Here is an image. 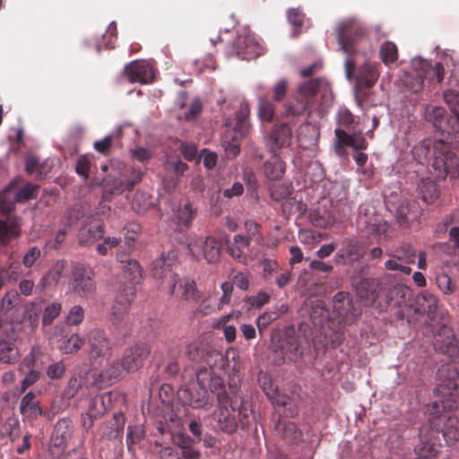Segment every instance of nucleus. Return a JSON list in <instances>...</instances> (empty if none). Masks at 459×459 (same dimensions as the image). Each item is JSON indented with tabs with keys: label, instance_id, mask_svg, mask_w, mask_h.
I'll return each instance as SVG.
<instances>
[{
	"label": "nucleus",
	"instance_id": "1",
	"mask_svg": "<svg viewBox=\"0 0 459 459\" xmlns=\"http://www.w3.org/2000/svg\"><path fill=\"white\" fill-rule=\"evenodd\" d=\"M38 186L27 184L19 187L15 181L11 182L0 193V244H7L20 236L21 219L10 215L16 203H24L36 196Z\"/></svg>",
	"mask_w": 459,
	"mask_h": 459
},
{
	"label": "nucleus",
	"instance_id": "2",
	"mask_svg": "<svg viewBox=\"0 0 459 459\" xmlns=\"http://www.w3.org/2000/svg\"><path fill=\"white\" fill-rule=\"evenodd\" d=\"M198 380L202 385L210 384V392L216 397V406L211 414L215 423L213 429L227 435H233L238 430L236 408L232 405L231 397L222 377L212 378L207 372H201Z\"/></svg>",
	"mask_w": 459,
	"mask_h": 459
},
{
	"label": "nucleus",
	"instance_id": "3",
	"mask_svg": "<svg viewBox=\"0 0 459 459\" xmlns=\"http://www.w3.org/2000/svg\"><path fill=\"white\" fill-rule=\"evenodd\" d=\"M456 409L455 401H435L427 408L429 415V426L420 429L431 441L437 444L439 433H442L444 440L448 446L455 445L459 441V420L450 415Z\"/></svg>",
	"mask_w": 459,
	"mask_h": 459
},
{
	"label": "nucleus",
	"instance_id": "4",
	"mask_svg": "<svg viewBox=\"0 0 459 459\" xmlns=\"http://www.w3.org/2000/svg\"><path fill=\"white\" fill-rule=\"evenodd\" d=\"M153 436L157 437L169 435L178 448L164 446L161 441L156 439L153 442L152 453L160 459H200L201 453L195 446L199 442L185 433L172 435L166 424L160 422Z\"/></svg>",
	"mask_w": 459,
	"mask_h": 459
},
{
	"label": "nucleus",
	"instance_id": "5",
	"mask_svg": "<svg viewBox=\"0 0 459 459\" xmlns=\"http://www.w3.org/2000/svg\"><path fill=\"white\" fill-rule=\"evenodd\" d=\"M418 154H422L431 161L437 172H452L459 168V157L451 151V147L440 139H427L416 148Z\"/></svg>",
	"mask_w": 459,
	"mask_h": 459
},
{
	"label": "nucleus",
	"instance_id": "6",
	"mask_svg": "<svg viewBox=\"0 0 459 459\" xmlns=\"http://www.w3.org/2000/svg\"><path fill=\"white\" fill-rule=\"evenodd\" d=\"M201 372H207L212 378L221 377L214 374L212 369H207L205 367H201L196 371V381L199 388L195 387H183L179 390L178 395L184 403H187L194 409L210 410L213 405L212 398L210 397L208 390L210 391V382L202 385L198 380V376Z\"/></svg>",
	"mask_w": 459,
	"mask_h": 459
},
{
	"label": "nucleus",
	"instance_id": "7",
	"mask_svg": "<svg viewBox=\"0 0 459 459\" xmlns=\"http://www.w3.org/2000/svg\"><path fill=\"white\" fill-rule=\"evenodd\" d=\"M337 41L340 48L346 55H351L359 50L364 38L363 28L352 19L339 23L336 29Z\"/></svg>",
	"mask_w": 459,
	"mask_h": 459
},
{
	"label": "nucleus",
	"instance_id": "8",
	"mask_svg": "<svg viewBox=\"0 0 459 459\" xmlns=\"http://www.w3.org/2000/svg\"><path fill=\"white\" fill-rule=\"evenodd\" d=\"M412 66L421 74H418L414 76L404 74L403 82L405 87L411 92L417 93L423 89V76L429 81L437 79V82H441L443 77L441 75V70L443 66L441 64H436L435 67H431L427 60L420 57L413 58L411 60Z\"/></svg>",
	"mask_w": 459,
	"mask_h": 459
},
{
	"label": "nucleus",
	"instance_id": "9",
	"mask_svg": "<svg viewBox=\"0 0 459 459\" xmlns=\"http://www.w3.org/2000/svg\"><path fill=\"white\" fill-rule=\"evenodd\" d=\"M136 298V289L133 285H121L112 306L111 321L119 328L126 327L132 303Z\"/></svg>",
	"mask_w": 459,
	"mask_h": 459
},
{
	"label": "nucleus",
	"instance_id": "10",
	"mask_svg": "<svg viewBox=\"0 0 459 459\" xmlns=\"http://www.w3.org/2000/svg\"><path fill=\"white\" fill-rule=\"evenodd\" d=\"M187 248L191 255L197 261L204 259L208 264H216L221 259V245L212 236L191 240Z\"/></svg>",
	"mask_w": 459,
	"mask_h": 459
},
{
	"label": "nucleus",
	"instance_id": "11",
	"mask_svg": "<svg viewBox=\"0 0 459 459\" xmlns=\"http://www.w3.org/2000/svg\"><path fill=\"white\" fill-rule=\"evenodd\" d=\"M365 253V247L356 238H349L342 241V247L335 255V261L337 264H349L354 267V273L351 275L353 277L363 270L360 260Z\"/></svg>",
	"mask_w": 459,
	"mask_h": 459
},
{
	"label": "nucleus",
	"instance_id": "12",
	"mask_svg": "<svg viewBox=\"0 0 459 459\" xmlns=\"http://www.w3.org/2000/svg\"><path fill=\"white\" fill-rule=\"evenodd\" d=\"M95 273L91 268L76 264L72 270L71 287L81 298H91L96 292Z\"/></svg>",
	"mask_w": 459,
	"mask_h": 459
},
{
	"label": "nucleus",
	"instance_id": "13",
	"mask_svg": "<svg viewBox=\"0 0 459 459\" xmlns=\"http://www.w3.org/2000/svg\"><path fill=\"white\" fill-rule=\"evenodd\" d=\"M140 180L139 174L134 179L129 178L127 174H107L102 179L103 199L107 201L126 190L131 191Z\"/></svg>",
	"mask_w": 459,
	"mask_h": 459
},
{
	"label": "nucleus",
	"instance_id": "14",
	"mask_svg": "<svg viewBox=\"0 0 459 459\" xmlns=\"http://www.w3.org/2000/svg\"><path fill=\"white\" fill-rule=\"evenodd\" d=\"M105 226L101 219L86 216L81 222L77 234V242L81 247H90L97 240L103 238Z\"/></svg>",
	"mask_w": 459,
	"mask_h": 459
},
{
	"label": "nucleus",
	"instance_id": "15",
	"mask_svg": "<svg viewBox=\"0 0 459 459\" xmlns=\"http://www.w3.org/2000/svg\"><path fill=\"white\" fill-rule=\"evenodd\" d=\"M440 383L436 391L441 396L438 401H455L457 405L459 398V372L455 368L439 369Z\"/></svg>",
	"mask_w": 459,
	"mask_h": 459
},
{
	"label": "nucleus",
	"instance_id": "16",
	"mask_svg": "<svg viewBox=\"0 0 459 459\" xmlns=\"http://www.w3.org/2000/svg\"><path fill=\"white\" fill-rule=\"evenodd\" d=\"M333 311L346 325L353 324L359 316L351 294L346 291H339L333 297Z\"/></svg>",
	"mask_w": 459,
	"mask_h": 459
},
{
	"label": "nucleus",
	"instance_id": "17",
	"mask_svg": "<svg viewBox=\"0 0 459 459\" xmlns=\"http://www.w3.org/2000/svg\"><path fill=\"white\" fill-rule=\"evenodd\" d=\"M151 353V347L148 343H136L125 350L122 361L123 367L127 372L136 371L141 368Z\"/></svg>",
	"mask_w": 459,
	"mask_h": 459
},
{
	"label": "nucleus",
	"instance_id": "18",
	"mask_svg": "<svg viewBox=\"0 0 459 459\" xmlns=\"http://www.w3.org/2000/svg\"><path fill=\"white\" fill-rule=\"evenodd\" d=\"M89 356L91 359L106 358L110 352V341L106 333L99 328L91 330L88 335Z\"/></svg>",
	"mask_w": 459,
	"mask_h": 459
},
{
	"label": "nucleus",
	"instance_id": "19",
	"mask_svg": "<svg viewBox=\"0 0 459 459\" xmlns=\"http://www.w3.org/2000/svg\"><path fill=\"white\" fill-rule=\"evenodd\" d=\"M351 147L355 151L365 149L367 142L361 134H348L342 129H335L334 149L338 155H343L344 148Z\"/></svg>",
	"mask_w": 459,
	"mask_h": 459
},
{
	"label": "nucleus",
	"instance_id": "20",
	"mask_svg": "<svg viewBox=\"0 0 459 459\" xmlns=\"http://www.w3.org/2000/svg\"><path fill=\"white\" fill-rule=\"evenodd\" d=\"M125 74L131 82L149 83L154 77V71L146 61H134L125 67Z\"/></svg>",
	"mask_w": 459,
	"mask_h": 459
},
{
	"label": "nucleus",
	"instance_id": "21",
	"mask_svg": "<svg viewBox=\"0 0 459 459\" xmlns=\"http://www.w3.org/2000/svg\"><path fill=\"white\" fill-rule=\"evenodd\" d=\"M178 261V253L174 249L162 252L158 258L150 264V273L153 278L162 279L171 272L173 265Z\"/></svg>",
	"mask_w": 459,
	"mask_h": 459
},
{
	"label": "nucleus",
	"instance_id": "22",
	"mask_svg": "<svg viewBox=\"0 0 459 459\" xmlns=\"http://www.w3.org/2000/svg\"><path fill=\"white\" fill-rule=\"evenodd\" d=\"M396 219L401 226L408 227L421 216L422 209L415 201L403 199L395 207Z\"/></svg>",
	"mask_w": 459,
	"mask_h": 459
},
{
	"label": "nucleus",
	"instance_id": "23",
	"mask_svg": "<svg viewBox=\"0 0 459 459\" xmlns=\"http://www.w3.org/2000/svg\"><path fill=\"white\" fill-rule=\"evenodd\" d=\"M237 55L242 59H252L261 56L264 49L257 39L249 32L244 36H238L237 39Z\"/></svg>",
	"mask_w": 459,
	"mask_h": 459
},
{
	"label": "nucleus",
	"instance_id": "24",
	"mask_svg": "<svg viewBox=\"0 0 459 459\" xmlns=\"http://www.w3.org/2000/svg\"><path fill=\"white\" fill-rule=\"evenodd\" d=\"M279 348L281 356L277 359V364L284 363L286 359L295 361L302 355L299 337L293 333H287L281 340Z\"/></svg>",
	"mask_w": 459,
	"mask_h": 459
},
{
	"label": "nucleus",
	"instance_id": "25",
	"mask_svg": "<svg viewBox=\"0 0 459 459\" xmlns=\"http://www.w3.org/2000/svg\"><path fill=\"white\" fill-rule=\"evenodd\" d=\"M73 436V422L69 418H63L55 424L50 442L54 447L65 449Z\"/></svg>",
	"mask_w": 459,
	"mask_h": 459
},
{
	"label": "nucleus",
	"instance_id": "26",
	"mask_svg": "<svg viewBox=\"0 0 459 459\" xmlns=\"http://www.w3.org/2000/svg\"><path fill=\"white\" fill-rule=\"evenodd\" d=\"M117 259L124 264L122 268L125 277L130 281L128 285L135 287V284L140 283L143 280V269L139 262L135 259L127 258V255L121 250L117 251Z\"/></svg>",
	"mask_w": 459,
	"mask_h": 459
},
{
	"label": "nucleus",
	"instance_id": "27",
	"mask_svg": "<svg viewBox=\"0 0 459 459\" xmlns=\"http://www.w3.org/2000/svg\"><path fill=\"white\" fill-rule=\"evenodd\" d=\"M368 209L365 205L359 206V212L358 216V224L359 227L363 228L368 234L370 235H382L387 231V224L383 221V220L374 217L369 218L368 216Z\"/></svg>",
	"mask_w": 459,
	"mask_h": 459
},
{
	"label": "nucleus",
	"instance_id": "28",
	"mask_svg": "<svg viewBox=\"0 0 459 459\" xmlns=\"http://www.w3.org/2000/svg\"><path fill=\"white\" fill-rule=\"evenodd\" d=\"M186 356L192 361H202L204 360L205 363L210 367L209 369H212V357L215 358L214 361H217L218 359L222 360L223 357L221 352L212 351H205L202 349L201 343L198 342H193L189 343L186 347L185 351Z\"/></svg>",
	"mask_w": 459,
	"mask_h": 459
},
{
	"label": "nucleus",
	"instance_id": "29",
	"mask_svg": "<svg viewBox=\"0 0 459 459\" xmlns=\"http://www.w3.org/2000/svg\"><path fill=\"white\" fill-rule=\"evenodd\" d=\"M317 88L318 82L316 81H309L301 84L298 93V101L299 102V106L289 107L287 108V114L293 116L301 114L306 109L308 100L315 96Z\"/></svg>",
	"mask_w": 459,
	"mask_h": 459
},
{
	"label": "nucleus",
	"instance_id": "30",
	"mask_svg": "<svg viewBox=\"0 0 459 459\" xmlns=\"http://www.w3.org/2000/svg\"><path fill=\"white\" fill-rule=\"evenodd\" d=\"M20 353L15 345V339L13 334H0V361L7 364H13L18 361Z\"/></svg>",
	"mask_w": 459,
	"mask_h": 459
},
{
	"label": "nucleus",
	"instance_id": "31",
	"mask_svg": "<svg viewBox=\"0 0 459 459\" xmlns=\"http://www.w3.org/2000/svg\"><path fill=\"white\" fill-rule=\"evenodd\" d=\"M249 238L241 234H237L233 237L232 241H227L228 253L238 263L246 264L247 262V255L245 250L249 247Z\"/></svg>",
	"mask_w": 459,
	"mask_h": 459
},
{
	"label": "nucleus",
	"instance_id": "32",
	"mask_svg": "<svg viewBox=\"0 0 459 459\" xmlns=\"http://www.w3.org/2000/svg\"><path fill=\"white\" fill-rule=\"evenodd\" d=\"M292 135L291 128L288 125L276 127L270 135L265 138V143L272 152L289 145Z\"/></svg>",
	"mask_w": 459,
	"mask_h": 459
},
{
	"label": "nucleus",
	"instance_id": "33",
	"mask_svg": "<svg viewBox=\"0 0 459 459\" xmlns=\"http://www.w3.org/2000/svg\"><path fill=\"white\" fill-rule=\"evenodd\" d=\"M356 293L365 305L372 304L378 293L379 284L375 279L364 278L356 283Z\"/></svg>",
	"mask_w": 459,
	"mask_h": 459
},
{
	"label": "nucleus",
	"instance_id": "34",
	"mask_svg": "<svg viewBox=\"0 0 459 459\" xmlns=\"http://www.w3.org/2000/svg\"><path fill=\"white\" fill-rule=\"evenodd\" d=\"M124 371H126V368L123 367V361L121 360V363L115 361L100 373L92 371L90 374L93 379L91 385H99L103 383L117 381L122 377Z\"/></svg>",
	"mask_w": 459,
	"mask_h": 459
},
{
	"label": "nucleus",
	"instance_id": "35",
	"mask_svg": "<svg viewBox=\"0 0 459 459\" xmlns=\"http://www.w3.org/2000/svg\"><path fill=\"white\" fill-rule=\"evenodd\" d=\"M440 445L431 441L423 431L420 432V442L414 447V459H434L438 455Z\"/></svg>",
	"mask_w": 459,
	"mask_h": 459
},
{
	"label": "nucleus",
	"instance_id": "36",
	"mask_svg": "<svg viewBox=\"0 0 459 459\" xmlns=\"http://www.w3.org/2000/svg\"><path fill=\"white\" fill-rule=\"evenodd\" d=\"M112 406V394L107 392L94 396L90 403L88 415L98 419L108 411Z\"/></svg>",
	"mask_w": 459,
	"mask_h": 459
},
{
	"label": "nucleus",
	"instance_id": "37",
	"mask_svg": "<svg viewBox=\"0 0 459 459\" xmlns=\"http://www.w3.org/2000/svg\"><path fill=\"white\" fill-rule=\"evenodd\" d=\"M20 412L30 420L37 419L39 415H43V411L39 406V402L36 400L34 393L29 392L22 398Z\"/></svg>",
	"mask_w": 459,
	"mask_h": 459
},
{
	"label": "nucleus",
	"instance_id": "38",
	"mask_svg": "<svg viewBox=\"0 0 459 459\" xmlns=\"http://www.w3.org/2000/svg\"><path fill=\"white\" fill-rule=\"evenodd\" d=\"M125 423L126 418L123 413H114L103 431V437L108 440L121 439L124 433Z\"/></svg>",
	"mask_w": 459,
	"mask_h": 459
},
{
	"label": "nucleus",
	"instance_id": "39",
	"mask_svg": "<svg viewBox=\"0 0 459 459\" xmlns=\"http://www.w3.org/2000/svg\"><path fill=\"white\" fill-rule=\"evenodd\" d=\"M379 77L377 65L372 63H365L359 69L356 81L359 86L370 88Z\"/></svg>",
	"mask_w": 459,
	"mask_h": 459
},
{
	"label": "nucleus",
	"instance_id": "40",
	"mask_svg": "<svg viewBox=\"0 0 459 459\" xmlns=\"http://www.w3.org/2000/svg\"><path fill=\"white\" fill-rule=\"evenodd\" d=\"M416 304L420 313L427 314L430 317L438 307V299L435 294L426 290L417 296Z\"/></svg>",
	"mask_w": 459,
	"mask_h": 459
},
{
	"label": "nucleus",
	"instance_id": "41",
	"mask_svg": "<svg viewBox=\"0 0 459 459\" xmlns=\"http://www.w3.org/2000/svg\"><path fill=\"white\" fill-rule=\"evenodd\" d=\"M275 429L279 435L289 443L299 442L302 437V432L297 425L290 420H279L275 425Z\"/></svg>",
	"mask_w": 459,
	"mask_h": 459
},
{
	"label": "nucleus",
	"instance_id": "42",
	"mask_svg": "<svg viewBox=\"0 0 459 459\" xmlns=\"http://www.w3.org/2000/svg\"><path fill=\"white\" fill-rule=\"evenodd\" d=\"M388 255L395 260L402 261L408 264L415 263L417 258V250L410 243H403L394 248Z\"/></svg>",
	"mask_w": 459,
	"mask_h": 459
},
{
	"label": "nucleus",
	"instance_id": "43",
	"mask_svg": "<svg viewBox=\"0 0 459 459\" xmlns=\"http://www.w3.org/2000/svg\"><path fill=\"white\" fill-rule=\"evenodd\" d=\"M225 126L228 127L227 132L222 136L221 145L225 150L226 155L229 157H235L239 153L240 146L238 141L239 134L237 131L235 134L232 136L230 131V122L229 120L225 121Z\"/></svg>",
	"mask_w": 459,
	"mask_h": 459
},
{
	"label": "nucleus",
	"instance_id": "44",
	"mask_svg": "<svg viewBox=\"0 0 459 459\" xmlns=\"http://www.w3.org/2000/svg\"><path fill=\"white\" fill-rule=\"evenodd\" d=\"M419 194L426 204H433L439 195L437 184L429 178H422L419 185Z\"/></svg>",
	"mask_w": 459,
	"mask_h": 459
},
{
	"label": "nucleus",
	"instance_id": "45",
	"mask_svg": "<svg viewBox=\"0 0 459 459\" xmlns=\"http://www.w3.org/2000/svg\"><path fill=\"white\" fill-rule=\"evenodd\" d=\"M250 114L249 106L246 102H242L236 113V126L234 131H237L240 136L245 135L249 131L248 117Z\"/></svg>",
	"mask_w": 459,
	"mask_h": 459
},
{
	"label": "nucleus",
	"instance_id": "46",
	"mask_svg": "<svg viewBox=\"0 0 459 459\" xmlns=\"http://www.w3.org/2000/svg\"><path fill=\"white\" fill-rule=\"evenodd\" d=\"M435 282L437 289L446 296L455 293L459 290V284L446 273H439L436 275Z\"/></svg>",
	"mask_w": 459,
	"mask_h": 459
},
{
	"label": "nucleus",
	"instance_id": "47",
	"mask_svg": "<svg viewBox=\"0 0 459 459\" xmlns=\"http://www.w3.org/2000/svg\"><path fill=\"white\" fill-rule=\"evenodd\" d=\"M411 294V289L403 284H395L389 289L386 298L388 302H393L394 306H402L407 300Z\"/></svg>",
	"mask_w": 459,
	"mask_h": 459
},
{
	"label": "nucleus",
	"instance_id": "48",
	"mask_svg": "<svg viewBox=\"0 0 459 459\" xmlns=\"http://www.w3.org/2000/svg\"><path fill=\"white\" fill-rule=\"evenodd\" d=\"M125 238V249L132 250L134 244L142 232V226L135 221L127 222L121 230Z\"/></svg>",
	"mask_w": 459,
	"mask_h": 459
},
{
	"label": "nucleus",
	"instance_id": "49",
	"mask_svg": "<svg viewBox=\"0 0 459 459\" xmlns=\"http://www.w3.org/2000/svg\"><path fill=\"white\" fill-rule=\"evenodd\" d=\"M153 204L152 196L144 191H137L132 202L133 208L138 213L145 212Z\"/></svg>",
	"mask_w": 459,
	"mask_h": 459
},
{
	"label": "nucleus",
	"instance_id": "50",
	"mask_svg": "<svg viewBox=\"0 0 459 459\" xmlns=\"http://www.w3.org/2000/svg\"><path fill=\"white\" fill-rule=\"evenodd\" d=\"M144 438V431L140 426H128L126 434V447L129 453L134 454L135 446Z\"/></svg>",
	"mask_w": 459,
	"mask_h": 459
},
{
	"label": "nucleus",
	"instance_id": "51",
	"mask_svg": "<svg viewBox=\"0 0 459 459\" xmlns=\"http://www.w3.org/2000/svg\"><path fill=\"white\" fill-rule=\"evenodd\" d=\"M195 215L196 212L192 208V204L188 201L180 204L176 213L178 225H183L186 228L189 227Z\"/></svg>",
	"mask_w": 459,
	"mask_h": 459
},
{
	"label": "nucleus",
	"instance_id": "52",
	"mask_svg": "<svg viewBox=\"0 0 459 459\" xmlns=\"http://www.w3.org/2000/svg\"><path fill=\"white\" fill-rule=\"evenodd\" d=\"M238 426L240 425L241 429H247L253 422L252 407L247 401L241 400L238 409Z\"/></svg>",
	"mask_w": 459,
	"mask_h": 459
},
{
	"label": "nucleus",
	"instance_id": "53",
	"mask_svg": "<svg viewBox=\"0 0 459 459\" xmlns=\"http://www.w3.org/2000/svg\"><path fill=\"white\" fill-rule=\"evenodd\" d=\"M440 331L446 336V341L443 342L440 339L441 333H438L435 336V345H437V349L440 350L442 352H455L456 347L453 344V339L451 338V329L446 325H443L440 328Z\"/></svg>",
	"mask_w": 459,
	"mask_h": 459
},
{
	"label": "nucleus",
	"instance_id": "54",
	"mask_svg": "<svg viewBox=\"0 0 459 459\" xmlns=\"http://www.w3.org/2000/svg\"><path fill=\"white\" fill-rule=\"evenodd\" d=\"M379 56L385 65H390L397 60L398 50L394 43L386 41L380 46Z\"/></svg>",
	"mask_w": 459,
	"mask_h": 459
},
{
	"label": "nucleus",
	"instance_id": "55",
	"mask_svg": "<svg viewBox=\"0 0 459 459\" xmlns=\"http://www.w3.org/2000/svg\"><path fill=\"white\" fill-rule=\"evenodd\" d=\"M181 298L186 301L197 302L202 297V293L197 290L196 283L194 280L186 279L183 285Z\"/></svg>",
	"mask_w": 459,
	"mask_h": 459
},
{
	"label": "nucleus",
	"instance_id": "56",
	"mask_svg": "<svg viewBox=\"0 0 459 459\" xmlns=\"http://www.w3.org/2000/svg\"><path fill=\"white\" fill-rule=\"evenodd\" d=\"M261 265L263 268V278L265 281L271 283L273 277L277 275L281 270L277 260L264 258L261 260Z\"/></svg>",
	"mask_w": 459,
	"mask_h": 459
},
{
	"label": "nucleus",
	"instance_id": "57",
	"mask_svg": "<svg viewBox=\"0 0 459 459\" xmlns=\"http://www.w3.org/2000/svg\"><path fill=\"white\" fill-rule=\"evenodd\" d=\"M310 221L316 227L326 229L334 223V218L326 212H322L319 210L313 211L310 215Z\"/></svg>",
	"mask_w": 459,
	"mask_h": 459
},
{
	"label": "nucleus",
	"instance_id": "58",
	"mask_svg": "<svg viewBox=\"0 0 459 459\" xmlns=\"http://www.w3.org/2000/svg\"><path fill=\"white\" fill-rule=\"evenodd\" d=\"M245 230L247 233L249 241L253 239L258 245H262L264 241V236L262 234V226L254 220H247L244 223Z\"/></svg>",
	"mask_w": 459,
	"mask_h": 459
},
{
	"label": "nucleus",
	"instance_id": "59",
	"mask_svg": "<svg viewBox=\"0 0 459 459\" xmlns=\"http://www.w3.org/2000/svg\"><path fill=\"white\" fill-rule=\"evenodd\" d=\"M446 110L442 107L429 105L425 108V118L435 127H439Z\"/></svg>",
	"mask_w": 459,
	"mask_h": 459
},
{
	"label": "nucleus",
	"instance_id": "60",
	"mask_svg": "<svg viewBox=\"0 0 459 459\" xmlns=\"http://www.w3.org/2000/svg\"><path fill=\"white\" fill-rule=\"evenodd\" d=\"M84 344V340L77 333H73L60 345V350L65 354H73L78 351Z\"/></svg>",
	"mask_w": 459,
	"mask_h": 459
},
{
	"label": "nucleus",
	"instance_id": "61",
	"mask_svg": "<svg viewBox=\"0 0 459 459\" xmlns=\"http://www.w3.org/2000/svg\"><path fill=\"white\" fill-rule=\"evenodd\" d=\"M62 310V305L58 302H53L48 305L43 311L42 325L43 327L51 325L53 321L59 316Z\"/></svg>",
	"mask_w": 459,
	"mask_h": 459
},
{
	"label": "nucleus",
	"instance_id": "62",
	"mask_svg": "<svg viewBox=\"0 0 459 459\" xmlns=\"http://www.w3.org/2000/svg\"><path fill=\"white\" fill-rule=\"evenodd\" d=\"M274 115V107L271 101L265 99L259 100L258 116L262 121H272Z\"/></svg>",
	"mask_w": 459,
	"mask_h": 459
},
{
	"label": "nucleus",
	"instance_id": "63",
	"mask_svg": "<svg viewBox=\"0 0 459 459\" xmlns=\"http://www.w3.org/2000/svg\"><path fill=\"white\" fill-rule=\"evenodd\" d=\"M21 301L20 294L13 290L7 292L1 300L0 309L4 312H8L16 306L19 305Z\"/></svg>",
	"mask_w": 459,
	"mask_h": 459
},
{
	"label": "nucleus",
	"instance_id": "64",
	"mask_svg": "<svg viewBox=\"0 0 459 459\" xmlns=\"http://www.w3.org/2000/svg\"><path fill=\"white\" fill-rule=\"evenodd\" d=\"M83 212L75 205L71 209H68L65 213V225L67 227H73L77 222H82L85 218Z\"/></svg>",
	"mask_w": 459,
	"mask_h": 459
}]
</instances>
